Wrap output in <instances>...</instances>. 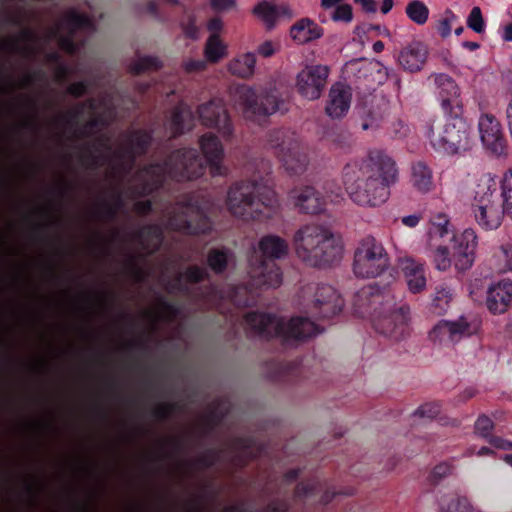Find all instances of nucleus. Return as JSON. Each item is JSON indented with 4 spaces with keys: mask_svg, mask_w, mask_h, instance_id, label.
Here are the masks:
<instances>
[{
    "mask_svg": "<svg viewBox=\"0 0 512 512\" xmlns=\"http://www.w3.org/2000/svg\"><path fill=\"white\" fill-rule=\"evenodd\" d=\"M289 141L297 140L284 129H274L268 134V143L276 150L275 153L277 156L287 149Z\"/></svg>",
    "mask_w": 512,
    "mask_h": 512,
    "instance_id": "obj_48",
    "label": "nucleus"
},
{
    "mask_svg": "<svg viewBox=\"0 0 512 512\" xmlns=\"http://www.w3.org/2000/svg\"><path fill=\"white\" fill-rule=\"evenodd\" d=\"M232 447L235 454L232 462L240 468H244L248 463L258 458L262 452V448L252 436H239L232 440Z\"/></svg>",
    "mask_w": 512,
    "mask_h": 512,
    "instance_id": "obj_26",
    "label": "nucleus"
},
{
    "mask_svg": "<svg viewBox=\"0 0 512 512\" xmlns=\"http://www.w3.org/2000/svg\"><path fill=\"white\" fill-rule=\"evenodd\" d=\"M206 164L194 148H181L171 152L162 162L144 165L133 175L135 196H149L163 187L167 178L178 182L191 181L204 175Z\"/></svg>",
    "mask_w": 512,
    "mask_h": 512,
    "instance_id": "obj_3",
    "label": "nucleus"
},
{
    "mask_svg": "<svg viewBox=\"0 0 512 512\" xmlns=\"http://www.w3.org/2000/svg\"><path fill=\"white\" fill-rule=\"evenodd\" d=\"M343 183L350 199L363 207H378L390 197V189L399 179L396 162L385 151L370 150L360 161L343 168Z\"/></svg>",
    "mask_w": 512,
    "mask_h": 512,
    "instance_id": "obj_1",
    "label": "nucleus"
},
{
    "mask_svg": "<svg viewBox=\"0 0 512 512\" xmlns=\"http://www.w3.org/2000/svg\"><path fill=\"white\" fill-rule=\"evenodd\" d=\"M499 260L504 261L502 266H499L497 270L499 272L512 270V244L505 243L499 248L498 253L495 255Z\"/></svg>",
    "mask_w": 512,
    "mask_h": 512,
    "instance_id": "obj_59",
    "label": "nucleus"
},
{
    "mask_svg": "<svg viewBox=\"0 0 512 512\" xmlns=\"http://www.w3.org/2000/svg\"><path fill=\"white\" fill-rule=\"evenodd\" d=\"M299 372V365L296 362L272 361L269 364L268 374L274 381L286 382L295 377Z\"/></svg>",
    "mask_w": 512,
    "mask_h": 512,
    "instance_id": "obj_37",
    "label": "nucleus"
},
{
    "mask_svg": "<svg viewBox=\"0 0 512 512\" xmlns=\"http://www.w3.org/2000/svg\"><path fill=\"white\" fill-rule=\"evenodd\" d=\"M452 466L446 462L440 463L434 467V469L431 472V480L434 483L439 482L441 479L446 477L451 473Z\"/></svg>",
    "mask_w": 512,
    "mask_h": 512,
    "instance_id": "obj_62",
    "label": "nucleus"
},
{
    "mask_svg": "<svg viewBox=\"0 0 512 512\" xmlns=\"http://www.w3.org/2000/svg\"><path fill=\"white\" fill-rule=\"evenodd\" d=\"M405 12L408 18L418 25H423L429 17L428 7L419 0H413L406 6Z\"/></svg>",
    "mask_w": 512,
    "mask_h": 512,
    "instance_id": "obj_49",
    "label": "nucleus"
},
{
    "mask_svg": "<svg viewBox=\"0 0 512 512\" xmlns=\"http://www.w3.org/2000/svg\"><path fill=\"white\" fill-rule=\"evenodd\" d=\"M474 333L471 323L461 316L456 321L440 320L429 332V339L434 343H454Z\"/></svg>",
    "mask_w": 512,
    "mask_h": 512,
    "instance_id": "obj_19",
    "label": "nucleus"
},
{
    "mask_svg": "<svg viewBox=\"0 0 512 512\" xmlns=\"http://www.w3.org/2000/svg\"><path fill=\"white\" fill-rule=\"evenodd\" d=\"M127 267L137 282L144 281L146 274H145L144 270L140 267L136 256L130 255L128 257Z\"/></svg>",
    "mask_w": 512,
    "mask_h": 512,
    "instance_id": "obj_61",
    "label": "nucleus"
},
{
    "mask_svg": "<svg viewBox=\"0 0 512 512\" xmlns=\"http://www.w3.org/2000/svg\"><path fill=\"white\" fill-rule=\"evenodd\" d=\"M210 293L221 300L228 299L238 307L249 306L251 302L248 288L245 285H231L227 290L211 285Z\"/></svg>",
    "mask_w": 512,
    "mask_h": 512,
    "instance_id": "obj_34",
    "label": "nucleus"
},
{
    "mask_svg": "<svg viewBox=\"0 0 512 512\" xmlns=\"http://www.w3.org/2000/svg\"><path fill=\"white\" fill-rule=\"evenodd\" d=\"M189 284H198L209 278V274L205 269L197 265H191L186 268L184 273L179 274L176 278L173 288L181 292H188V287L181 284L182 279Z\"/></svg>",
    "mask_w": 512,
    "mask_h": 512,
    "instance_id": "obj_42",
    "label": "nucleus"
},
{
    "mask_svg": "<svg viewBox=\"0 0 512 512\" xmlns=\"http://www.w3.org/2000/svg\"><path fill=\"white\" fill-rule=\"evenodd\" d=\"M153 141L151 130L135 129L126 135L123 145L113 151V170L122 176L129 175L139 156L145 155Z\"/></svg>",
    "mask_w": 512,
    "mask_h": 512,
    "instance_id": "obj_11",
    "label": "nucleus"
},
{
    "mask_svg": "<svg viewBox=\"0 0 512 512\" xmlns=\"http://www.w3.org/2000/svg\"><path fill=\"white\" fill-rule=\"evenodd\" d=\"M244 320L256 334L268 339L279 338L286 347L297 346L321 332L317 324L302 316L286 321L271 313L251 311L245 315Z\"/></svg>",
    "mask_w": 512,
    "mask_h": 512,
    "instance_id": "obj_7",
    "label": "nucleus"
},
{
    "mask_svg": "<svg viewBox=\"0 0 512 512\" xmlns=\"http://www.w3.org/2000/svg\"><path fill=\"white\" fill-rule=\"evenodd\" d=\"M289 199L304 214L321 213L326 205L324 196L312 186L293 188L289 192Z\"/></svg>",
    "mask_w": 512,
    "mask_h": 512,
    "instance_id": "obj_21",
    "label": "nucleus"
},
{
    "mask_svg": "<svg viewBox=\"0 0 512 512\" xmlns=\"http://www.w3.org/2000/svg\"><path fill=\"white\" fill-rule=\"evenodd\" d=\"M237 95L244 117L258 123L277 112L282 103L275 89L257 96L252 88L241 86L237 90Z\"/></svg>",
    "mask_w": 512,
    "mask_h": 512,
    "instance_id": "obj_12",
    "label": "nucleus"
},
{
    "mask_svg": "<svg viewBox=\"0 0 512 512\" xmlns=\"http://www.w3.org/2000/svg\"><path fill=\"white\" fill-rule=\"evenodd\" d=\"M253 14L259 18L268 30L274 28L280 18L290 19L291 10L285 5H275L266 0L259 2L253 9Z\"/></svg>",
    "mask_w": 512,
    "mask_h": 512,
    "instance_id": "obj_31",
    "label": "nucleus"
},
{
    "mask_svg": "<svg viewBox=\"0 0 512 512\" xmlns=\"http://www.w3.org/2000/svg\"><path fill=\"white\" fill-rule=\"evenodd\" d=\"M440 404L437 402H430L421 405L418 409L414 411L412 414L413 424L416 423L417 420H432L440 413Z\"/></svg>",
    "mask_w": 512,
    "mask_h": 512,
    "instance_id": "obj_50",
    "label": "nucleus"
},
{
    "mask_svg": "<svg viewBox=\"0 0 512 512\" xmlns=\"http://www.w3.org/2000/svg\"><path fill=\"white\" fill-rule=\"evenodd\" d=\"M87 108L90 110H95L96 103L94 99L90 98L76 104L73 109L68 110L61 115V120L67 126H77L80 122V119L84 116L85 110Z\"/></svg>",
    "mask_w": 512,
    "mask_h": 512,
    "instance_id": "obj_44",
    "label": "nucleus"
},
{
    "mask_svg": "<svg viewBox=\"0 0 512 512\" xmlns=\"http://www.w3.org/2000/svg\"><path fill=\"white\" fill-rule=\"evenodd\" d=\"M499 182L490 173L483 174L476 185L472 205H492L501 202Z\"/></svg>",
    "mask_w": 512,
    "mask_h": 512,
    "instance_id": "obj_27",
    "label": "nucleus"
},
{
    "mask_svg": "<svg viewBox=\"0 0 512 512\" xmlns=\"http://www.w3.org/2000/svg\"><path fill=\"white\" fill-rule=\"evenodd\" d=\"M441 512H474L470 499L465 495L452 492L439 499Z\"/></svg>",
    "mask_w": 512,
    "mask_h": 512,
    "instance_id": "obj_36",
    "label": "nucleus"
},
{
    "mask_svg": "<svg viewBox=\"0 0 512 512\" xmlns=\"http://www.w3.org/2000/svg\"><path fill=\"white\" fill-rule=\"evenodd\" d=\"M162 66L161 60L156 56H140L129 65V72L140 75L147 71H158Z\"/></svg>",
    "mask_w": 512,
    "mask_h": 512,
    "instance_id": "obj_45",
    "label": "nucleus"
},
{
    "mask_svg": "<svg viewBox=\"0 0 512 512\" xmlns=\"http://www.w3.org/2000/svg\"><path fill=\"white\" fill-rule=\"evenodd\" d=\"M467 26L478 34L485 31L486 24L480 7L475 6L471 9L467 17Z\"/></svg>",
    "mask_w": 512,
    "mask_h": 512,
    "instance_id": "obj_55",
    "label": "nucleus"
},
{
    "mask_svg": "<svg viewBox=\"0 0 512 512\" xmlns=\"http://www.w3.org/2000/svg\"><path fill=\"white\" fill-rule=\"evenodd\" d=\"M389 266V257L381 242L372 236L361 240L354 252L353 272L359 278H375Z\"/></svg>",
    "mask_w": 512,
    "mask_h": 512,
    "instance_id": "obj_10",
    "label": "nucleus"
},
{
    "mask_svg": "<svg viewBox=\"0 0 512 512\" xmlns=\"http://www.w3.org/2000/svg\"><path fill=\"white\" fill-rule=\"evenodd\" d=\"M427 58L428 48L426 44L418 40H414L402 47L397 55L400 67L410 73L421 71Z\"/></svg>",
    "mask_w": 512,
    "mask_h": 512,
    "instance_id": "obj_22",
    "label": "nucleus"
},
{
    "mask_svg": "<svg viewBox=\"0 0 512 512\" xmlns=\"http://www.w3.org/2000/svg\"><path fill=\"white\" fill-rule=\"evenodd\" d=\"M232 256L231 251L225 247L212 248L207 254V265L215 274H223L227 270Z\"/></svg>",
    "mask_w": 512,
    "mask_h": 512,
    "instance_id": "obj_39",
    "label": "nucleus"
},
{
    "mask_svg": "<svg viewBox=\"0 0 512 512\" xmlns=\"http://www.w3.org/2000/svg\"><path fill=\"white\" fill-rule=\"evenodd\" d=\"M433 77L436 86V96L440 102L442 113L448 114L464 111L460 88L455 80L445 73L435 74Z\"/></svg>",
    "mask_w": 512,
    "mask_h": 512,
    "instance_id": "obj_18",
    "label": "nucleus"
},
{
    "mask_svg": "<svg viewBox=\"0 0 512 512\" xmlns=\"http://www.w3.org/2000/svg\"><path fill=\"white\" fill-rule=\"evenodd\" d=\"M344 307V300L336 289L328 284H317L311 304L310 314L317 319H330L338 315Z\"/></svg>",
    "mask_w": 512,
    "mask_h": 512,
    "instance_id": "obj_14",
    "label": "nucleus"
},
{
    "mask_svg": "<svg viewBox=\"0 0 512 512\" xmlns=\"http://www.w3.org/2000/svg\"><path fill=\"white\" fill-rule=\"evenodd\" d=\"M227 47L218 34H211L205 44L204 55L211 63L219 62L226 55Z\"/></svg>",
    "mask_w": 512,
    "mask_h": 512,
    "instance_id": "obj_43",
    "label": "nucleus"
},
{
    "mask_svg": "<svg viewBox=\"0 0 512 512\" xmlns=\"http://www.w3.org/2000/svg\"><path fill=\"white\" fill-rule=\"evenodd\" d=\"M329 68L326 65H311L301 70L296 79L298 93L308 99H319L327 83Z\"/></svg>",
    "mask_w": 512,
    "mask_h": 512,
    "instance_id": "obj_15",
    "label": "nucleus"
},
{
    "mask_svg": "<svg viewBox=\"0 0 512 512\" xmlns=\"http://www.w3.org/2000/svg\"><path fill=\"white\" fill-rule=\"evenodd\" d=\"M181 409L180 405L175 402L159 403L152 411V415L159 421L169 420L176 412Z\"/></svg>",
    "mask_w": 512,
    "mask_h": 512,
    "instance_id": "obj_53",
    "label": "nucleus"
},
{
    "mask_svg": "<svg viewBox=\"0 0 512 512\" xmlns=\"http://www.w3.org/2000/svg\"><path fill=\"white\" fill-rule=\"evenodd\" d=\"M499 188L504 211L512 219V168L504 173Z\"/></svg>",
    "mask_w": 512,
    "mask_h": 512,
    "instance_id": "obj_46",
    "label": "nucleus"
},
{
    "mask_svg": "<svg viewBox=\"0 0 512 512\" xmlns=\"http://www.w3.org/2000/svg\"><path fill=\"white\" fill-rule=\"evenodd\" d=\"M63 23L67 32L70 34H76L80 29L94 30V21L84 13H79L75 9L69 10L64 17Z\"/></svg>",
    "mask_w": 512,
    "mask_h": 512,
    "instance_id": "obj_38",
    "label": "nucleus"
},
{
    "mask_svg": "<svg viewBox=\"0 0 512 512\" xmlns=\"http://www.w3.org/2000/svg\"><path fill=\"white\" fill-rule=\"evenodd\" d=\"M354 313L361 317H371L375 330L395 341L410 335V307L398 305L389 288L367 285L356 292L353 298Z\"/></svg>",
    "mask_w": 512,
    "mask_h": 512,
    "instance_id": "obj_2",
    "label": "nucleus"
},
{
    "mask_svg": "<svg viewBox=\"0 0 512 512\" xmlns=\"http://www.w3.org/2000/svg\"><path fill=\"white\" fill-rule=\"evenodd\" d=\"M512 302V282L502 280L493 284L487 292L486 305L493 314L505 313Z\"/></svg>",
    "mask_w": 512,
    "mask_h": 512,
    "instance_id": "obj_24",
    "label": "nucleus"
},
{
    "mask_svg": "<svg viewBox=\"0 0 512 512\" xmlns=\"http://www.w3.org/2000/svg\"><path fill=\"white\" fill-rule=\"evenodd\" d=\"M75 34L61 35L57 32V42L59 48L69 55H75L79 50V45L76 43Z\"/></svg>",
    "mask_w": 512,
    "mask_h": 512,
    "instance_id": "obj_58",
    "label": "nucleus"
},
{
    "mask_svg": "<svg viewBox=\"0 0 512 512\" xmlns=\"http://www.w3.org/2000/svg\"><path fill=\"white\" fill-rule=\"evenodd\" d=\"M352 99L351 88L341 82L333 84L329 91V101L325 111L331 118L345 116L350 108Z\"/></svg>",
    "mask_w": 512,
    "mask_h": 512,
    "instance_id": "obj_23",
    "label": "nucleus"
},
{
    "mask_svg": "<svg viewBox=\"0 0 512 512\" xmlns=\"http://www.w3.org/2000/svg\"><path fill=\"white\" fill-rule=\"evenodd\" d=\"M104 124V119L101 116L92 117L74 132V137L77 139L91 137L94 135V130Z\"/></svg>",
    "mask_w": 512,
    "mask_h": 512,
    "instance_id": "obj_54",
    "label": "nucleus"
},
{
    "mask_svg": "<svg viewBox=\"0 0 512 512\" xmlns=\"http://www.w3.org/2000/svg\"><path fill=\"white\" fill-rule=\"evenodd\" d=\"M194 126V114L192 109L186 105H179L173 109L170 128L173 137L180 136Z\"/></svg>",
    "mask_w": 512,
    "mask_h": 512,
    "instance_id": "obj_35",
    "label": "nucleus"
},
{
    "mask_svg": "<svg viewBox=\"0 0 512 512\" xmlns=\"http://www.w3.org/2000/svg\"><path fill=\"white\" fill-rule=\"evenodd\" d=\"M291 38L298 44H305L323 36V29L309 18L297 21L290 28Z\"/></svg>",
    "mask_w": 512,
    "mask_h": 512,
    "instance_id": "obj_33",
    "label": "nucleus"
},
{
    "mask_svg": "<svg viewBox=\"0 0 512 512\" xmlns=\"http://www.w3.org/2000/svg\"><path fill=\"white\" fill-rule=\"evenodd\" d=\"M444 124L436 130L431 126L427 136L432 148L447 156L460 155L472 146V130L464 111L443 114Z\"/></svg>",
    "mask_w": 512,
    "mask_h": 512,
    "instance_id": "obj_9",
    "label": "nucleus"
},
{
    "mask_svg": "<svg viewBox=\"0 0 512 512\" xmlns=\"http://www.w3.org/2000/svg\"><path fill=\"white\" fill-rule=\"evenodd\" d=\"M478 130L484 148L495 156L506 154L507 140L499 120L490 113H483L478 120Z\"/></svg>",
    "mask_w": 512,
    "mask_h": 512,
    "instance_id": "obj_16",
    "label": "nucleus"
},
{
    "mask_svg": "<svg viewBox=\"0 0 512 512\" xmlns=\"http://www.w3.org/2000/svg\"><path fill=\"white\" fill-rule=\"evenodd\" d=\"M278 158L290 175L303 174L309 163L308 156L300 149L298 141H289V146L279 153Z\"/></svg>",
    "mask_w": 512,
    "mask_h": 512,
    "instance_id": "obj_28",
    "label": "nucleus"
},
{
    "mask_svg": "<svg viewBox=\"0 0 512 512\" xmlns=\"http://www.w3.org/2000/svg\"><path fill=\"white\" fill-rule=\"evenodd\" d=\"M256 64V56L254 53L243 54L234 60L229 65V71L238 77L248 78L254 74Z\"/></svg>",
    "mask_w": 512,
    "mask_h": 512,
    "instance_id": "obj_41",
    "label": "nucleus"
},
{
    "mask_svg": "<svg viewBox=\"0 0 512 512\" xmlns=\"http://www.w3.org/2000/svg\"><path fill=\"white\" fill-rule=\"evenodd\" d=\"M258 248L261 254L254 250L248 260L251 285L257 289L279 287L283 277L274 261L288 255L287 241L278 235L268 234L261 237Z\"/></svg>",
    "mask_w": 512,
    "mask_h": 512,
    "instance_id": "obj_8",
    "label": "nucleus"
},
{
    "mask_svg": "<svg viewBox=\"0 0 512 512\" xmlns=\"http://www.w3.org/2000/svg\"><path fill=\"white\" fill-rule=\"evenodd\" d=\"M402 271L408 289L411 293L418 294L425 290L427 278L423 263L414 259H406L402 263Z\"/></svg>",
    "mask_w": 512,
    "mask_h": 512,
    "instance_id": "obj_30",
    "label": "nucleus"
},
{
    "mask_svg": "<svg viewBox=\"0 0 512 512\" xmlns=\"http://www.w3.org/2000/svg\"><path fill=\"white\" fill-rule=\"evenodd\" d=\"M452 297V290L447 285H437L432 295L430 311L439 316L445 314L450 306Z\"/></svg>",
    "mask_w": 512,
    "mask_h": 512,
    "instance_id": "obj_40",
    "label": "nucleus"
},
{
    "mask_svg": "<svg viewBox=\"0 0 512 512\" xmlns=\"http://www.w3.org/2000/svg\"><path fill=\"white\" fill-rule=\"evenodd\" d=\"M410 181L413 188L422 194H427L435 188L433 171L424 161L412 164Z\"/></svg>",
    "mask_w": 512,
    "mask_h": 512,
    "instance_id": "obj_32",
    "label": "nucleus"
},
{
    "mask_svg": "<svg viewBox=\"0 0 512 512\" xmlns=\"http://www.w3.org/2000/svg\"><path fill=\"white\" fill-rule=\"evenodd\" d=\"M296 256L307 266L326 268L342 258V245L327 228L317 224L300 227L293 236Z\"/></svg>",
    "mask_w": 512,
    "mask_h": 512,
    "instance_id": "obj_6",
    "label": "nucleus"
},
{
    "mask_svg": "<svg viewBox=\"0 0 512 512\" xmlns=\"http://www.w3.org/2000/svg\"><path fill=\"white\" fill-rule=\"evenodd\" d=\"M108 158V155L101 153L99 149H93L90 145L85 146L80 155L81 163L92 170L102 167Z\"/></svg>",
    "mask_w": 512,
    "mask_h": 512,
    "instance_id": "obj_47",
    "label": "nucleus"
},
{
    "mask_svg": "<svg viewBox=\"0 0 512 512\" xmlns=\"http://www.w3.org/2000/svg\"><path fill=\"white\" fill-rule=\"evenodd\" d=\"M221 453V449L208 448L197 457L195 463L203 469L212 468L220 460Z\"/></svg>",
    "mask_w": 512,
    "mask_h": 512,
    "instance_id": "obj_52",
    "label": "nucleus"
},
{
    "mask_svg": "<svg viewBox=\"0 0 512 512\" xmlns=\"http://www.w3.org/2000/svg\"><path fill=\"white\" fill-rule=\"evenodd\" d=\"M449 226L450 222L447 216L439 213L431 219L428 234L432 240L447 238L452 242L451 250L455 267L459 271H465L473 265L477 236L472 229H466L460 235H455ZM434 262L438 270L445 271L449 268L451 265L450 248L439 244L434 252Z\"/></svg>",
    "mask_w": 512,
    "mask_h": 512,
    "instance_id": "obj_5",
    "label": "nucleus"
},
{
    "mask_svg": "<svg viewBox=\"0 0 512 512\" xmlns=\"http://www.w3.org/2000/svg\"><path fill=\"white\" fill-rule=\"evenodd\" d=\"M474 217L478 225L484 230H495L506 215L502 203L492 205H472Z\"/></svg>",
    "mask_w": 512,
    "mask_h": 512,
    "instance_id": "obj_29",
    "label": "nucleus"
},
{
    "mask_svg": "<svg viewBox=\"0 0 512 512\" xmlns=\"http://www.w3.org/2000/svg\"><path fill=\"white\" fill-rule=\"evenodd\" d=\"M197 113L203 125L217 129L225 140L232 137L233 125L226 108L220 100L213 99L200 105Z\"/></svg>",
    "mask_w": 512,
    "mask_h": 512,
    "instance_id": "obj_17",
    "label": "nucleus"
},
{
    "mask_svg": "<svg viewBox=\"0 0 512 512\" xmlns=\"http://www.w3.org/2000/svg\"><path fill=\"white\" fill-rule=\"evenodd\" d=\"M181 27L183 32L187 38L197 39L199 36V29L196 25V20L194 16H189L187 22L181 23Z\"/></svg>",
    "mask_w": 512,
    "mask_h": 512,
    "instance_id": "obj_63",
    "label": "nucleus"
},
{
    "mask_svg": "<svg viewBox=\"0 0 512 512\" xmlns=\"http://www.w3.org/2000/svg\"><path fill=\"white\" fill-rule=\"evenodd\" d=\"M328 18L334 22L350 23L353 20V9L350 4H341L329 12Z\"/></svg>",
    "mask_w": 512,
    "mask_h": 512,
    "instance_id": "obj_56",
    "label": "nucleus"
},
{
    "mask_svg": "<svg viewBox=\"0 0 512 512\" xmlns=\"http://www.w3.org/2000/svg\"><path fill=\"white\" fill-rule=\"evenodd\" d=\"M227 206L231 214L244 221H263L277 212L278 200L267 179L255 178L234 183L228 190Z\"/></svg>",
    "mask_w": 512,
    "mask_h": 512,
    "instance_id": "obj_4",
    "label": "nucleus"
},
{
    "mask_svg": "<svg viewBox=\"0 0 512 512\" xmlns=\"http://www.w3.org/2000/svg\"><path fill=\"white\" fill-rule=\"evenodd\" d=\"M200 149L205 157L212 176H224L227 168L223 165L224 149L219 138L211 133L203 134L199 139Z\"/></svg>",
    "mask_w": 512,
    "mask_h": 512,
    "instance_id": "obj_20",
    "label": "nucleus"
},
{
    "mask_svg": "<svg viewBox=\"0 0 512 512\" xmlns=\"http://www.w3.org/2000/svg\"><path fill=\"white\" fill-rule=\"evenodd\" d=\"M132 239L138 242L143 251L152 255L162 246L164 232L159 224H146L133 232Z\"/></svg>",
    "mask_w": 512,
    "mask_h": 512,
    "instance_id": "obj_25",
    "label": "nucleus"
},
{
    "mask_svg": "<svg viewBox=\"0 0 512 512\" xmlns=\"http://www.w3.org/2000/svg\"><path fill=\"white\" fill-rule=\"evenodd\" d=\"M123 199L120 193L114 195V203L111 204L107 201H102L99 204V214L108 220H114L118 211L123 207Z\"/></svg>",
    "mask_w": 512,
    "mask_h": 512,
    "instance_id": "obj_51",
    "label": "nucleus"
},
{
    "mask_svg": "<svg viewBox=\"0 0 512 512\" xmlns=\"http://www.w3.org/2000/svg\"><path fill=\"white\" fill-rule=\"evenodd\" d=\"M167 226L185 235H207L212 230L210 218L198 206L186 204L181 211L173 212Z\"/></svg>",
    "mask_w": 512,
    "mask_h": 512,
    "instance_id": "obj_13",
    "label": "nucleus"
},
{
    "mask_svg": "<svg viewBox=\"0 0 512 512\" xmlns=\"http://www.w3.org/2000/svg\"><path fill=\"white\" fill-rule=\"evenodd\" d=\"M474 428L479 436L488 438L494 428V423L488 416L483 414L477 418Z\"/></svg>",
    "mask_w": 512,
    "mask_h": 512,
    "instance_id": "obj_60",
    "label": "nucleus"
},
{
    "mask_svg": "<svg viewBox=\"0 0 512 512\" xmlns=\"http://www.w3.org/2000/svg\"><path fill=\"white\" fill-rule=\"evenodd\" d=\"M88 91V83L86 81H77L70 84L67 93L75 98H80Z\"/></svg>",
    "mask_w": 512,
    "mask_h": 512,
    "instance_id": "obj_64",
    "label": "nucleus"
},
{
    "mask_svg": "<svg viewBox=\"0 0 512 512\" xmlns=\"http://www.w3.org/2000/svg\"><path fill=\"white\" fill-rule=\"evenodd\" d=\"M458 20V16L453 11L447 9L442 19L437 23L436 30L442 38H447L451 34L452 25Z\"/></svg>",
    "mask_w": 512,
    "mask_h": 512,
    "instance_id": "obj_57",
    "label": "nucleus"
}]
</instances>
